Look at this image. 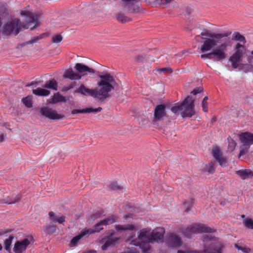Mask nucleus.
I'll use <instances>...</instances> for the list:
<instances>
[{"label":"nucleus","mask_w":253,"mask_h":253,"mask_svg":"<svg viewBox=\"0 0 253 253\" xmlns=\"http://www.w3.org/2000/svg\"><path fill=\"white\" fill-rule=\"evenodd\" d=\"M231 32L223 33H212L209 31L203 32L200 35L197 36L196 38L201 36L202 39L200 46L201 58L209 59L213 61H222L227 55L228 49L231 47L230 39H223L230 36Z\"/></svg>","instance_id":"nucleus-1"},{"label":"nucleus","mask_w":253,"mask_h":253,"mask_svg":"<svg viewBox=\"0 0 253 253\" xmlns=\"http://www.w3.org/2000/svg\"><path fill=\"white\" fill-rule=\"evenodd\" d=\"M165 233V230L162 227L156 228L153 230L143 229L140 230L137 238L132 240L130 244L139 247L143 253H148L150 247L147 244L163 242Z\"/></svg>","instance_id":"nucleus-2"},{"label":"nucleus","mask_w":253,"mask_h":253,"mask_svg":"<svg viewBox=\"0 0 253 253\" xmlns=\"http://www.w3.org/2000/svg\"><path fill=\"white\" fill-rule=\"evenodd\" d=\"M21 15L26 16V23H21L19 19H14L8 21L2 29V33L6 35H17L22 29L30 28L33 30L39 25L38 16L29 11H22Z\"/></svg>","instance_id":"nucleus-3"},{"label":"nucleus","mask_w":253,"mask_h":253,"mask_svg":"<svg viewBox=\"0 0 253 253\" xmlns=\"http://www.w3.org/2000/svg\"><path fill=\"white\" fill-rule=\"evenodd\" d=\"M100 80L98 82V85L100 87L97 89L98 99L104 100L107 98L108 93L114 88L116 82L113 77L109 74H106L99 77Z\"/></svg>","instance_id":"nucleus-4"},{"label":"nucleus","mask_w":253,"mask_h":253,"mask_svg":"<svg viewBox=\"0 0 253 253\" xmlns=\"http://www.w3.org/2000/svg\"><path fill=\"white\" fill-rule=\"evenodd\" d=\"M171 111L174 114L180 112L183 118L191 117L195 114L194 100L188 96L180 105L172 107Z\"/></svg>","instance_id":"nucleus-5"},{"label":"nucleus","mask_w":253,"mask_h":253,"mask_svg":"<svg viewBox=\"0 0 253 253\" xmlns=\"http://www.w3.org/2000/svg\"><path fill=\"white\" fill-rule=\"evenodd\" d=\"M204 249L203 253H222L224 244L215 237L206 235L204 237Z\"/></svg>","instance_id":"nucleus-6"},{"label":"nucleus","mask_w":253,"mask_h":253,"mask_svg":"<svg viewBox=\"0 0 253 253\" xmlns=\"http://www.w3.org/2000/svg\"><path fill=\"white\" fill-rule=\"evenodd\" d=\"M215 230L209 227H208L202 224H196L191 225L190 227H188L186 228L183 231V234L185 235L186 237L188 238H192L193 234L199 233H206V234H205L203 236V240L204 239V237L206 235H210L213 237L210 234L211 233L214 232Z\"/></svg>","instance_id":"nucleus-7"},{"label":"nucleus","mask_w":253,"mask_h":253,"mask_svg":"<svg viewBox=\"0 0 253 253\" xmlns=\"http://www.w3.org/2000/svg\"><path fill=\"white\" fill-rule=\"evenodd\" d=\"M239 138L243 144L241 146L240 156L245 153L250 146L253 144V134L249 132H245L239 135Z\"/></svg>","instance_id":"nucleus-8"},{"label":"nucleus","mask_w":253,"mask_h":253,"mask_svg":"<svg viewBox=\"0 0 253 253\" xmlns=\"http://www.w3.org/2000/svg\"><path fill=\"white\" fill-rule=\"evenodd\" d=\"M115 221V220L113 218H106L103 220L100 221L96 223L94 228H85V232L87 235H89L95 232H99L101 230H103V228L101 226L102 225H107L110 224H112Z\"/></svg>","instance_id":"nucleus-9"},{"label":"nucleus","mask_w":253,"mask_h":253,"mask_svg":"<svg viewBox=\"0 0 253 253\" xmlns=\"http://www.w3.org/2000/svg\"><path fill=\"white\" fill-rule=\"evenodd\" d=\"M40 112L42 116L51 120H60L64 117L62 114H58L56 110L48 107L42 108Z\"/></svg>","instance_id":"nucleus-10"},{"label":"nucleus","mask_w":253,"mask_h":253,"mask_svg":"<svg viewBox=\"0 0 253 253\" xmlns=\"http://www.w3.org/2000/svg\"><path fill=\"white\" fill-rule=\"evenodd\" d=\"M118 240L119 238L115 236V233L112 232L110 235L102 239L101 243H103V245L101 247L102 250H106L108 247L117 243Z\"/></svg>","instance_id":"nucleus-11"},{"label":"nucleus","mask_w":253,"mask_h":253,"mask_svg":"<svg viewBox=\"0 0 253 253\" xmlns=\"http://www.w3.org/2000/svg\"><path fill=\"white\" fill-rule=\"evenodd\" d=\"M30 243L29 240L27 238L17 241L14 244V252L15 253H22L26 250Z\"/></svg>","instance_id":"nucleus-12"},{"label":"nucleus","mask_w":253,"mask_h":253,"mask_svg":"<svg viewBox=\"0 0 253 253\" xmlns=\"http://www.w3.org/2000/svg\"><path fill=\"white\" fill-rule=\"evenodd\" d=\"M165 109V106L162 104L157 105L154 111L153 121L157 122L163 119L164 117H165L166 115Z\"/></svg>","instance_id":"nucleus-13"},{"label":"nucleus","mask_w":253,"mask_h":253,"mask_svg":"<svg viewBox=\"0 0 253 253\" xmlns=\"http://www.w3.org/2000/svg\"><path fill=\"white\" fill-rule=\"evenodd\" d=\"M75 92L80 93L84 95H89L95 98L98 99L97 89H89L83 84L81 85Z\"/></svg>","instance_id":"nucleus-14"},{"label":"nucleus","mask_w":253,"mask_h":253,"mask_svg":"<svg viewBox=\"0 0 253 253\" xmlns=\"http://www.w3.org/2000/svg\"><path fill=\"white\" fill-rule=\"evenodd\" d=\"M212 154L214 158L221 166L224 167L226 166V159L225 158L222 157L220 150L218 148H214L212 150Z\"/></svg>","instance_id":"nucleus-15"},{"label":"nucleus","mask_w":253,"mask_h":253,"mask_svg":"<svg viewBox=\"0 0 253 253\" xmlns=\"http://www.w3.org/2000/svg\"><path fill=\"white\" fill-rule=\"evenodd\" d=\"M212 154L214 158L221 166L224 167L226 166V159L225 158L222 157L220 150L218 148H214L212 150Z\"/></svg>","instance_id":"nucleus-16"},{"label":"nucleus","mask_w":253,"mask_h":253,"mask_svg":"<svg viewBox=\"0 0 253 253\" xmlns=\"http://www.w3.org/2000/svg\"><path fill=\"white\" fill-rule=\"evenodd\" d=\"M167 243L170 247H179L182 245L180 238L176 235L170 234L167 239Z\"/></svg>","instance_id":"nucleus-17"},{"label":"nucleus","mask_w":253,"mask_h":253,"mask_svg":"<svg viewBox=\"0 0 253 253\" xmlns=\"http://www.w3.org/2000/svg\"><path fill=\"white\" fill-rule=\"evenodd\" d=\"M75 69L79 73L82 74L83 75H87V73L91 74H94L95 73V70L92 68H90L82 63H77L75 66Z\"/></svg>","instance_id":"nucleus-18"},{"label":"nucleus","mask_w":253,"mask_h":253,"mask_svg":"<svg viewBox=\"0 0 253 253\" xmlns=\"http://www.w3.org/2000/svg\"><path fill=\"white\" fill-rule=\"evenodd\" d=\"M115 229L116 231L120 233L126 231L137 230L136 227L132 224L116 225L115 226Z\"/></svg>","instance_id":"nucleus-19"},{"label":"nucleus","mask_w":253,"mask_h":253,"mask_svg":"<svg viewBox=\"0 0 253 253\" xmlns=\"http://www.w3.org/2000/svg\"><path fill=\"white\" fill-rule=\"evenodd\" d=\"M242 179H246L253 177V172L249 169H243L236 171Z\"/></svg>","instance_id":"nucleus-20"},{"label":"nucleus","mask_w":253,"mask_h":253,"mask_svg":"<svg viewBox=\"0 0 253 253\" xmlns=\"http://www.w3.org/2000/svg\"><path fill=\"white\" fill-rule=\"evenodd\" d=\"M63 77L72 80H78L81 78L82 76L74 72L72 69H69L65 72Z\"/></svg>","instance_id":"nucleus-21"},{"label":"nucleus","mask_w":253,"mask_h":253,"mask_svg":"<svg viewBox=\"0 0 253 253\" xmlns=\"http://www.w3.org/2000/svg\"><path fill=\"white\" fill-rule=\"evenodd\" d=\"M102 108L100 107H98L97 108H87L86 109H83L81 110L74 109L72 111V114H76L77 113H89L91 112L96 113L100 112Z\"/></svg>","instance_id":"nucleus-22"},{"label":"nucleus","mask_w":253,"mask_h":253,"mask_svg":"<svg viewBox=\"0 0 253 253\" xmlns=\"http://www.w3.org/2000/svg\"><path fill=\"white\" fill-rule=\"evenodd\" d=\"M66 98L62 96L60 93L57 92L54 93L50 99L49 102L50 104H56L58 102H66Z\"/></svg>","instance_id":"nucleus-23"},{"label":"nucleus","mask_w":253,"mask_h":253,"mask_svg":"<svg viewBox=\"0 0 253 253\" xmlns=\"http://www.w3.org/2000/svg\"><path fill=\"white\" fill-rule=\"evenodd\" d=\"M33 93L37 96H46L50 93V92L45 88L38 87L33 90Z\"/></svg>","instance_id":"nucleus-24"},{"label":"nucleus","mask_w":253,"mask_h":253,"mask_svg":"<svg viewBox=\"0 0 253 253\" xmlns=\"http://www.w3.org/2000/svg\"><path fill=\"white\" fill-rule=\"evenodd\" d=\"M43 87L45 88L57 90L58 89V84L57 82L53 79L46 82Z\"/></svg>","instance_id":"nucleus-25"},{"label":"nucleus","mask_w":253,"mask_h":253,"mask_svg":"<svg viewBox=\"0 0 253 253\" xmlns=\"http://www.w3.org/2000/svg\"><path fill=\"white\" fill-rule=\"evenodd\" d=\"M241 60V58L233 53V54L230 57L229 60L232 63V66L234 68H237L239 65V63Z\"/></svg>","instance_id":"nucleus-26"},{"label":"nucleus","mask_w":253,"mask_h":253,"mask_svg":"<svg viewBox=\"0 0 253 253\" xmlns=\"http://www.w3.org/2000/svg\"><path fill=\"white\" fill-rule=\"evenodd\" d=\"M87 233L85 232V229L82 230L80 234L76 237H74L71 241V245L72 246H75L78 241L84 236L87 235Z\"/></svg>","instance_id":"nucleus-27"},{"label":"nucleus","mask_w":253,"mask_h":253,"mask_svg":"<svg viewBox=\"0 0 253 253\" xmlns=\"http://www.w3.org/2000/svg\"><path fill=\"white\" fill-rule=\"evenodd\" d=\"M117 20L123 23H125L131 20V18L125 16L123 13L119 12L116 15Z\"/></svg>","instance_id":"nucleus-28"},{"label":"nucleus","mask_w":253,"mask_h":253,"mask_svg":"<svg viewBox=\"0 0 253 253\" xmlns=\"http://www.w3.org/2000/svg\"><path fill=\"white\" fill-rule=\"evenodd\" d=\"M234 246L238 250L241 251L244 253H251V249L244 245L241 244H235Z\"/></svg>","instance_id":"nucleus-29"},{"label":"nucleus","mask_w":253,"mask_h":253,"mask_svg":"<svg viewBox=\"0 0 253 253\" xmlns=\"http://www.w3.org/2000/svg\"><path fill=\"white\" fill-rule=\"evenodd\" d=\"M233 39L235 41L243 42L244 44L246 42V40L243 35H241L239 32H235L233 35Z\"/></svg>","instance_id":"nucleus-30"},{"label":"nucleus","mask_w":253,"mask_h":253,"mask_svg":"<svg viewBox=\"0 0 253 253\" xmlns=\"http://www.w3.org/2000/svg\"><path fill=\"white\" fill-rule=\"evenodd\" d=\"M243 224L246 228L253 229V220L250 218H245L243 221Z\"/></svg>","instance_id":"nucleus-31"},{"label":"nucleus","mask_w":253,"mask_h":253,"mask_svg":"<svg viewBox=\"0 0 253 253\" xmlns=\"http://www.w3.org/2000/svg\"><path fill=\"white\" fill-rule=\"evenodd\" d=\"M228 151L231 152L235 149L236 143L235 141L231 138H228Z\"/></svg>","instance_id":"nucleus-32"},{"label":"nucleus","mask_w":253,"mask_h":253,"mask_svg":"<svg viewBox=\"0 0 253 253\" xmlns=\"http://www.w3.org/2000/svg\"><path fill=\"white\" fill-rule=\"evenodd\" d=\"M13 239V237L10 236L4 241V248L6 251H8L9 253L10 250V246L11 245Z\"/></svg>","instance_id":"nucleus-33"},{"label":"nucleus","mask_w":253,"mask_h":253,"mask_svg":"<svg viewBox=\"0 0 253 253\" xmlns=\"http://www.w3.org/2000/svg\"><path fill=\"white\" fill-rule=\"evenodd\" d=\"M32 97L28 96L22 99L23 104L27 107L30 108L32 106Z\"/></svg>","instance_id":"nucleus-34"},{"label":"nucleus","mask_w":253,"mask_h":253,"mask_svg":"<svg viewBox=\"0 0 253 253\" xmlns=\"http://www.w3.org/2000/svg\"><path fill=\"white\" fill-rule=\"evenodd\" d=\"M208 99V97L207 96H205L203 100L202 101V108L204 112H206L208 111V102L207 100Z\"/></svg>","instance_id":"nucleus-35"},{"label":"nucleus","mask_w":253,"mask_h":253,"mask_svg":"<svg viewBox=\"0 0 253 253\" xmlns=\"http://www.w3.org/2000/svg\"><path fill=\"white\" fill-rule=\"evenodd\" d=\"M52 42L54 43H58L62 41V37L60 35H57L52 37Z\"/></svg>","instance_id":"nucleus-36"},{"label":"nucleus","mask_w":253,"mask_h":253,"mask_svg":"<svg viewBox=\"0 0 253 253\" xmlns=\"http://www.w3.org/2000/svg\"><path fill=\"white\" fill-rule=\"evenodd\" d=\"M44 230L45 232H47L48 234H51L53 233L55 230V227L54 226H50L49 227H45L44 228Z\"/></svg>","instance_id":"nucleus-37"},{"label":"nucleus","mask_w":253,"mask_h":253,"mask_svg":"<svg viewBox=\"0 0 253 253\" xmlns=\"http://www.w3.org/2000/svg\"><path fill=\"white\" fill-rule=\"evenodd\" d=\"M172 0H157L156 4H158L161 5H166Z\"/></svg>","instance_id":"nucleus-38"},{"label":"nucleus","mask_w":253,"mask_h":253,"mask_svg":"<svg viewBox=\"0 0 253 253\" xmlns=\"http://www.w3.org/2000/svg\"><path fill=\"white\" fill-rule=\"evenodd\" d=\"M206 170L210 173H211L214 171L213 163L211 162L206 167Z\"/></svg>","instance_id":"nucleus-39"},{"label":"nucleus","mask_w":253,"mask_h":253,"mask_svg":"<svg viewBox=\"0 0 253 253\" xmlns=\"http://www.w3.org/2000/svg\"><path fill=\"white\" fill-rule=\"evenodd\" d=\"M191 206L192 203L191 202H185L183 203V207L186 211H188Z\"/></svg>","instance_id":"nucleus-40"},{"label":"nucleus","mask_w":253,"mask_h":253,"mask_svg":"<svg viewBox=\"0 0 253 253\" xmlns=\"http://www.w3.org/2000/svg\"><path fill=\"white\" fill-rule=\"evenodd\" d=\"M177 253H199V252H197L196 251H193V250H185V251L178 250L177 251Z\"/></svg>","instance_id":"nucleus-41"},{"label":"nucleus","mask_w":253,"mask_h":253,"mask_svg":"<svg viewBox=\"0 0 253 253\" xmlns=\"http://www.w3.org/2000/svg\"><path fill=\"white\" fill-rule=\"evenodd\" d=\"M49 216L50 217V219L52 221V222H56V218L57 217H56L54 214V213L53 212H49Z\"/></svg>","instance_id":"nucleus-42"},{"label":"nucleus","mask_w":253,"mask_h":253,"mask_svg":"<svg viewBox=\"0 0 253 253\" xmlns=\"http://www.w3.org/2000/svg\"><path fill=\"white\" fill-rule=\"evenodd\" d=\"M203 91V88L202 87H198L195 89H194L192 92L191 93L193 94L194 95H196L197 94Z\"/></svg>","instance_id":"nucleus-43"},{"label":"nucleus","mask_w":253,"mask_h":253,"mask_svg":"<svg viewBox=\"0 0 253 253\" xmlns=\"http://www.w3.org/2000/svg\"><path fill=\"white\" fill-rule=\"evenodd\" d=\"M110 188L113 190H118L120 189V188L119 185L116 183H113L110 184Z\"/></svg>","instance_id":"nucleus-44"},{"label":"nucleus","mask_w":253,"mask_h":253,"mask_svg":"<svg viewBox=\"0 0 253 253\" xmlns=\"http://www.w3.org/2000/svg\"><path fill=\"white\" fill-rule=\"evenodd\" d=\"M234 53L242 58L243 52L241 49H235V52Z\"/></svg>","instance_id":"nucleus-45"},{"label":"nucleus","mask_w":253,"mask_h":253,"mask_svg":"<svg viewBox=\"0 0 253 253\" xmlns=\"http://www.w3.org/2000/svg\"><path fill=\"white\" fill-rule=\"evenodd\" d=\"M6 138V134L3 133H0V142H2Z\"/></svg>","instance_id":"nucleus-46"},{"label":"nucleus","mask_w":253,"mask_h":253,"mask_svg":"<svg viewBox=\"0 0 253 253\" xmlns=\"http://www.w3.org/2000/svg\"><path fill=\"white\" fill-rule=\"evenodd\" d=\"M65 221V218L64 216H62L56 218V222H58L59 223H62Z\"/></svg>","instance_id":"nucleus-47"},{"label":"nucleus","mask_w":253,"mask_h":253,"mask_svg":"<svg viewBox=\"0 0 253 253\" xmlns=\"http://www.w3.org/2000/svg\"><path fill=\"white\" fill-rule=\"evenodd\" d=\"M146 2L151 5L156 4L157 0H145Z\"/></svg>","instance_id":"nucleus-48"},{"label":"nucleus","mask_w":253,"mask_h":253,"mask_svg":"<svg viewBox=\"0 0 253 253\" xmlns=\"http://www.w3.org/2000/svg\"><path fill=\"white\" fill-rule=\"evenodd\" d=\"M159 71L161 72H165V71L169 72L170 73L172 72L171 69L170 68H161V69H159Z\"/></svg>","instance_id":"nucleus-49"},{"label":"nucleus","mask_w":253,"mask_h":253,"mask_svg":"<svg viewBox=\"0 0 253 253\" xmlns=\"http://www.w3.org/2000/svg\"><path fill=\"white\" fill-rule=\"evenodd\" d=\"M100 214L101 213H99V212H96L95 213H94L92 217V218L93 219H97L98 218H99L100 216Z\"/></svg>","instance_id":"nucleus-50"},{"label":"nucleus","mask_w":253,"mask_h":253,"mask_svg":"<svg viewBox=\"0 0 253 253\" xmlns=\"http://www.w3.org/2000/svg\"><path fill=\"white\" fill-rule=\"evenodd\" d=\"M243 47V45L239 43H237L235 45V49H241V48Z\"/></svg>","instance_id":"nucleus-51"},{"label":"nucleus","mask_w":253,"mask_h":253,"mask_svg":"<svg viewBox=\"0 0 253 253\" xmlns=\"http://www.w3.org/2000/svg\"><path fill=\"white\" fill-rule=\"evenodd\" d=\"M74 86V84H71L68 87H64L63 90H65V91L68 90L73 88Z\"/></svg>","instance_id":"nucleus-52"},{"label":"nucleus","mask_w":253,"mask_h":253,"mask_svg":"<svg viewBox=\"0 0 253 253\" xmlns=\"http://www.w3.org/2000/svg\"><path fill=\"white\" fill-rule=\"evenodd\" d=\"M84 253H96V252L94 251H88L84 252Z\"/></svg>","instance_id":"nucleus-53"},{"label":"nucleus","mask_w":253,"mask_h":253,"mask_svg":"<svg viewBox=\"0 0 253 253\" xmlns=\"http://www.w3.org/2000/svg\"><path fill=\"white\" fill-rule=\"evenodd\" d=\"M140 58H142V56H137L136 61L139 62V59H140Z\"/></svg>","instance_id":"nucleus-54"},{"label":"nucleus","mask_w":253,"mask_h":253,"mask_svg":"<svg viewBox=\"0 0 253 253\" xmlns=\"http://www.w3.org/2000/svg\"><path fill=\"white\" fill-rule=\"evenodd\" d=\"M34 84V83H32L30 84H27L26 85L27 86H29L30 85H33Z\"/></svg>","instance_id":"nucleus-55"},{"label":"nucleus","mask_w":253,"mask_h":253,"mask_svg":"<svg viewBox=\"0 0 253 253\" xmlns=\"http://www.w3.org/2000/svg\"><path fill=\"white\" fill-rule=\"evenodd\" d=\"M39 40V38H37L36 40L35 41H32V42H36L37 40Z\"/></svg>","instance_id":"nucleus-56"},{"label":"nucleus","mask_w":253,"mask_h":253,"mask_svg":"<svg viewBox=\"0 0 253 253\" xmlns=\"http://www.w3.org/2000/svg\"><path fill=\"white\" fill-rule=\"evenodd\" d=\"M19 198H18L17 200L14 201V202H11V203H10L11 204V203H15L17 201L19 200Z\"/></svg>","instance_id":"nucleus-57"},{"label":"nucleus","mask_w":253,"mask_h":253,"mask_svg":"<svg viewBox=\"0 0 253 253\" xmlns=\"http://www.w3.org/2000/svg\"><path fill=\"white\" fill-rule=\"evenodd\" d=\"M241 218H243L245 217V215L243 214L241 216Z\"/></svg>","instance_id":"nucleus-58"},{"label":"nucleus","mask_w":253,"mask_h":253,"mask_svg":"<svg viewBox=\"0 0 253 253\" xmlns=\"http://www.w3.org/2000/svg\"><path fill=\"white\" fill-rule=\"evenodd\" d=\"M251 54L253 55V50L251 51Z\"/></svg>","instance_id":"nucleus-59"},{"label":"nucleus","mask_w":253,"mask_h":253,"mask_svg":"<svg viewBox=\"0 0 253 253\" xmlns=\"http://www.w3.org/2000/svg\"><path fill=\"white\" fill-rule=\"evenodd\" d=\"M1 248H2V247H1V246L0 245V251L1 250Z\"/></svg>","instance_id":"nucleus-60"},{"label":"nucleus","mask_w":253,"mask_h":253,"mask_svg":"<svg viewBox=\"0 0 253 253\" xmlns=\"http://www.w3.org/2000/svg\"><path fill=\"white\" fill-rule=\"evenodd\" d=\"M132 238V236H131L130 238L129 239H128V240H130L131 238Z\"/></svg>","instance_id":"nucleus-61"}]
</instances>
